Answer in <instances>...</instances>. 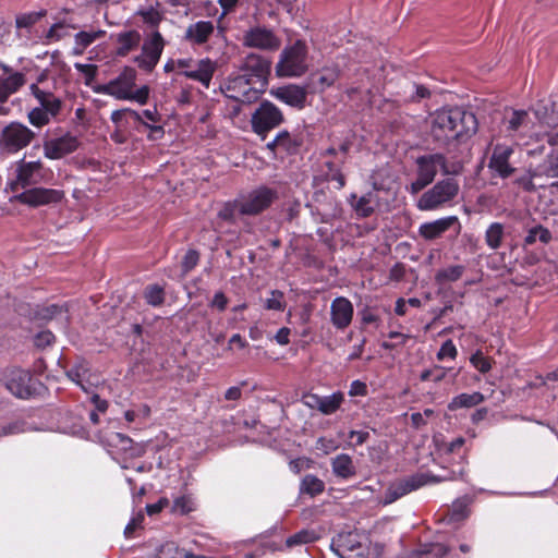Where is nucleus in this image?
I'll return each instance as SVG.
<instances>
[{
    "label": "nucleus",
    "instance_id": "5701e85b",
    "mask_svg": "<svg viewBox=\"0 0 558 558\" xmlns=\"http://www.w3.org/2000/svg\"><path fill=\"white\" fill-rule=\"evenodd\" d=\"M110 39L116 44V56L123 58L138 48L142 35L136 29H128L112 34Z\"/></svg>",
    "mask_w": 558,
    "mask_h": 558
},
{
    "label": "nucleus",
    "instance_id": "473e14b6",
    "mask_svg": "<svg viewBox=\"0 0 558 558\" xmlns=\"http://www.w3.org/2000/svg\"><path fill=\"white\" fill-rule=\"evenodd\" d=\"M464 271L465 267L463 265H451L446 268H441L435 274V282L440 286L449 282H456L463 276Z\"/></svg>",
    "mask_w": 558,
    "mask_h": 558
},
{
    "label": "nucleus",
    "instance_id": "338daca9",
    "mask_svg": "<svg viewBox=\"0 0 558 558\" xmlns=\"http://www.w3.org/2000/svg\"><path fill=\"white\" fill-rule=\"evenodd\" d=\"M169 505V500L167 498H160L155 504H148L146 506V511L149 515H154L162 511L163 508H166Z\"/></svg>",
    "mask_w": 558,
    "mask_h": 558
},
{
    "label": "nucleus",
    "instance_id": "f8f14e48",
    "mask_svg": "<svg viewBox=\"0 0 558 558\" xmlns=\"http://www.w3.org/2000/svg\"><path fill=\"white\" fill-rule=\"evenodd\" d=\"M331 550L339 558H365L366 549L356 531L341 532L331 541Z\"/></svg>",
    "mask_w": 558,
    "mask_h": 558
},
{
    "label": "nucleus",
    "instance_id": "423d86ee",
    "mask_svg": "<svg viewBox=\"0 0 558 558\" xmlns=\"http://www.w3.org/2000/svg\"><path fill=\"white\" fill-rule=\"evenodd\" d=\"M307 47L302 40H296L292 46L287 47L280 54L276 65L278 76H301L307 70L306 63Z\"/></svg>",
    "mask_w": 558,
    "mask_h": 558
},
{
    "label": "nucleus",
    "instance_id": "2eb2a0df",
    "mask_svg": "<svg viewBox=\"0 0 558 558\" xmlns=\"http://www.w3.org/2000/svg\"><path fill=\"white\" fill-rule=\"evenodd\" d=\"M63 197V191L45 187H29L15 196L21 204L31 207L57 204L61 202Z\"/></svg>",
    "mask_w": 558,
    "mask_h": 558
},
{
    "label": "nucleus",
    "instance_id": "8fccbe9b",
    "mask_svg": "<svg viewBox=\"0 0 558 558\" xmlns=\"http://www.w3.org/2000/svg\"><path fill=\"white\" fill-rule=\"evenodd\" d=\"M194 510V502L189 496H181L173 500L172 512L181 515L187 514Z\"/></svg>",
    "mask_w": 558,
    "mask_h": 558
},
{
    "label": "nucleus",
    "instance_id": "ddd939ff",
    "mask_svg": "<svg viewBox=\"0 0 558 558\" xmlns=\"http://www.w3.org/2000/svg\"><path fill=\"white\" fill-rule=\"evenodd\" d=\"M165 48V39L159 32H154L142 45L141 54L133 61L145 72L150 73L158 64Z\"/></svg>",
    "mask_w": 558,
    "mask_h": 558
},
{
    "label": "nucleus",
    "instance_id": "052dcab7",
    "mask_svg": "<svg viewBox=\"0 0 558 558\" xmlns=\"http://www.w3.org/2000/svg\"><path fill=\"white\" fill-rule=\"evenodd\" d=\"M422 553L426 555H432L435 558H441L447 555L448 547L439 543L430 544L428 546V549H424Z\"/></svg>",
    "mask_w": 558,
    "mask_h": 558
},
{
    "label": "nucleus",
    "instance_id": "680f3d73",
    "mask_svg": "<svg viewBox=\"0 0 558 558\" xmlns=\"http://www.w3.org/2000/svg\"><path fill=\"white\" fill-rule=\"evenodd\" d=\"M367 395V385L359 379L353 380L350 386L349 396L351 397H365Z\"/></svg>",
    "mask_w": 558,
    "mask_h": 558
},
{
    "label": "nucleus",
    "instance_id": "e2e57ef3",
    "mask_svg": "<svg viewBox=\"0 0 558 558\" xmlns=\"http://www.w3.org/2000/svg\"><path fill=\"white\" fill-rule=\"evenodd\" d=\"M235 214H238L236 199L233 204H227L223 209L219 211V217L226 221H234Z\"/></svg>",
    "mask_w": 558,
    "mask_h": 558
},
{
    "label": "nucleus",
    "instance_id": "7ed1b4c3",
    "mask_svg": "<svg viewBox=\"0 0 558 558\" xmlns=\"http://www.w3.org/2000/svg\"><path fill=\"white\" fill-rule=\"evenodd\" d=\"M415 166L416 178L408 187L411 194H417L432 184L437 175L438 169H440L444 175L453 173V171H450L448 168L446 156L440 153L416 157Z\"/></svg>",
    "mask_w": 558,
    "mask_h": 558
},
{
    "label": "nucleus",
    "instance_id": "3c124183",
    "mask_svg": "<svg viewBox=\"0 0 558 558\" xmlns=\"http://www.w3.org/2000/svg\"><path fill=\"white\" fill-rule=\"evenodd\" d=\"M283 293L279 290H272L270 292V296L265 300V308L272 311H283L284 310V301Z\"/></svg>",
    "mask_w": 558,
    "mask_h": 558
},
{
    "label": "nucleus",
    "instance_id": "2f4dec72",
    "mask_svg": "<svg viewBox=\"0 0 558 558\" xmlns=\"http://www.w3.org/2000/svg\"><path fill=\"white\" fill-rule=\"evenodd\" d=\"M536 174L547 178H558V149L551 150L536 167Z\"/></svg>",
    "mask_w": 558,
    "mask_h": 558
},
{
    "label": "nucleus",
    "instance_id": "58836bf2",
    "mask_svg": "<svg viewBox=\"0 0 558 558\" xmlns=\"http://www.w3.org/2000/svg\"><path fill=\"white\" fill-rule=\"evenodd\" d=\"M276 142L279 144L281 150L288 154H295L301 146L302 142L295 136H292L288 131H280L276 135Z\"/></svg>",
    "mask_w": 558,
    "mask_h": 558
},
{
    "label": "nucleus",
    "instance_id": "f704fd0d",
    "mask_svg": "<svg viewBox=\"0 0 558 558\" xmlns=\"http://www.w3.org/2000/svg\"><path fill=\"white\" fill-rule=\"evenodd\" d=\"M343 401L344 396L341 391L333 392L330 396L322 397L317 411L324 415L333 414L340 409Z\"/></svg>",
    "mask_w": 558,
    "mask_h": 558
},
{
    "label": "nucleus",
    "instance_id": "c9c22d12",
    "mask_svg": "<svg viewBox=\"0 0 558 558\" xmlns=\"http://www.w3.org/2000/svg\"><path fill=\"white\" fill-rule=\"evenodd\" d=\"M89 372L88 364L85 360L78 359L71 367H69L65 372L69 379L78 385L83 390L86 391V387L83 384V380L87 376Z\"/></svg>",
    "mask_w": 558,
    "mask_h": 558
},
{
    "label": "nucleus",
    "instance_id": "6e6552de",
    "mask_svg": "<svg viewBox=\"0 0 558 558\" xmlns=\"http://www.w3.org/2000/svg\"><path fill=\"white\" fill-rule=\"evenodd\" d=\"M284 121L282 111L272 102L264 100L251 117V126L255 134L265 140L268 132Z\"/></svg>",
    "mask_w": 558,
    "mask_h": 558
},
{
    "label": "nucleus",
    "instance_id": "bb28decb",
    "mask_svg": "<svg viewBox=\"0 0 558 558\" xmlns=\"http://www.w3.org/2000/svg\"><path fill=\"white\" fill-rule=\"evenodd\" d=\"M332 473L340 478L347 480L356 474V469L349 454L340 453L331 459Z\"/></svg>",
    "mask_w": 558,
    "mask_h": 558
},
{
    "label": "nucleus",
    "instance_id": "c756f323",
    "mask_svg": "<svg viewBox=\"0 0 558 558\" xmlns=\"http://www.w3.org/2000/svg\"><path fill=\"white\" fill-rule=\"evenodd\" d=\"M452 480H456V476L453 473L450 476H444V477H438V476L421 473V474H414L408 478L402 480L401 482L405 486L407 490L409 493H411L428 483H438L441 481H452Z\"/></svg>",
    "mask_w": 558,
    "mask_h": 558
},
{
    "label": "nucleus",
    "instance_id": "412c9836",
    "mask_svg": "<svg viewBox=\"0 0 558 558\" xmlns=\"http://www.w3.org/2000/svg\"><path fill=\"white\" fill-rule=\"evenodd\" d=\"M340 73L338 65H331L323 68L320 72L311 74L306 83L310 93H322L332 86L340 77Z\"/></svg>",
    "mask_w": 558,
    "mask_h": 558
},
{
    "label": "nucleus",
    "instance_id": "ea45409f",
    "mask_svg": "<svg viewBox=\"0 0 558 558\" xmlns=\"http://www.w3.org/2000/svg\"><path fill=\"white\" fill-rule=\"evenodd\" d=\"M106 35V32L102 29H98L95 32H78L75 34V45L80 49L76 51L77 53H82L88 46H90L95 40L102 38Z\"/></svg>",
    "mask_w": 558,
    "mask_h": 558
},
{
    "label": "nucleus",
    "instance_id": "09e8293b",
    "mask_svg": "<svg viewBox=\"0 0 558 558\" xmlns=\"http://www.w3.org/2000/svg\"><path fill=\"white\" fill-rule=\"evenodd\" d=\"M26 430V422L15 420L7 424L0 425V438L22 434Z\"/></svg>",
    "mask_w": 558,
    "mask_h": 558
},
{
    "label": "nucleus",
    "instance_id": "4468645a",
    "mask_svg": "<svg viewBox=\"0 0 558 558\" xmlns=\"http://www.w3.org/2000/svg\"><path fill=\"white\" fill-rule=\"evenodd\" d=\"M3 381L7 389L17 398L27 399L34 393L28 371L19 367L8 368L3 374Z\"/></svg>",
    "mask_w": 558,
    "mask_h": 558
},
{
    "label": "nucleus",
    "instance_id": "9b49d317",
    "mask_svg": "<svg viewBox=\"0 0 558 558\" xmlns=\"http://www.w3.org/2000/svg\"><path fill=\"white\" fill-rule=\"evenodd\" d=\"M137 73L131 66H124L120 74L106 84L94 87L98 94L109 95L119 100H125L131 89L135 87Z\"/></svg>",
    "mask_w": 558,
    "mask_h": 558
},
{
    "label": "nucleus",
    "instance_id": "7c9ffc66",
    "mask_svg": "<svg viewBox=\"0 0 558 558\" xmlns=\"http://www.w3.org/2000/svg\"><path fill=\"white\" fill-rule=\"evenodd\" d=\"M470 514L469 510V501L463 499H457L453 501L450 509H448L447 514L442 518L447 523L461 522L465 520Z\"/></svg>",
    "mask_w": 558,
    "mask_h": 558
},
{
    "label": "nucleus",
    "instance_id": "9d476101",
    "mask_svg": "<svg viewBox=\"0 0 558 558\" xmlns=\"http://www.w3.org/2000/svg\"><path fill=\"white\" fill-rule=\"evenodd\" d=\"M45 178L41 161H26L21 159L16 163L15 178L10 182L11 191L19 192L39 184Z\"/></svg>",
    "mask_w": 558,
    "mask_h": 558
},
{
    "label": "nucleus",
    "instance_id": "603ef678",
    "mask_svg": "<svg viewBox=\"0 0 558 558\" xmlns=\"http://www.w3.org/2000/svg\"><path fill=\"white\" fill-rule=\"evenodd\" d=\"M541 175L536 174V168L534 170L530 169L529 171H526V173L515 179V184H518L526 192H534L536 190V186L533 182V179Z\"/></svg>",
    "mask_w": 558,
    "mask_h": 558
},
{
    "label": "nucleus",
    "instance_id": "4d7b16f0",
    "mask_svg": "<svg viewBox=\"0 0 558 558\" xmlns=\"http://www.w3.org/2000/svg\"><path fill=\"white\" fill-rule=\"evenodd\" d=\"M149 97V87L147 85L142 86L141 88L134 90L131 89L129 93V97L125 100H134L140 105H145L148 101Z\"/></svg>",
    "mask_w": 558,
    "mask_h": 558
},
{
    "label": "nucleus",
    "instance_id": "a19ab883",
    "mask_svg": "<svg viewBox=\"0 0 558 558\" xmlns=\"http://www.w3.org/2000/svg\"><path fill=\"white\" fill-rule=\"evenodd\" d=\"M144 298L151 306H160L165 302V290L158 284H149L145 289Z\"/></svg>",
    "mask_w": 558,
    "mask_h": 558
},
{
    "label": "nucleus",
    "instance_id": "49530a36",
    "mask_svg": "<svg viewBox=\"0 0 558 558\" xmlns=\"http://www.w3.org/2000/svg\"><path fill=\"white\" fill-rule=\"evenodd\" d=\"M64 307L59 304H50L46 306L38 307L35 312V317L41 320H50L56 316L62 314L64 312Z\"/></svg>",
    "mask_w": 558,
    "mask_h": 558
},
{
    "label": "nucleus",
    "instance_id": "cd10ccee",
    "mask_svg": "<svg viewBox=\"0 0 558 558\" xmlns=\"http://www.w3.org/2000/svg\"><path fill=\"white\" fill-rule=\"evenodd\" d=\"M24 84L25 75L20 72L0 78V104H4L9 97L16 93Z\"/></svg>",
    "mask_w": 558,
    "mask_h": 558
},
{
    "label": "nucleus",
    "instance_id": "72a5a7b5",
    "mask_svg": "<svg viewBox=\"0 0 558 558\" xmlns=\"http://www.w3.org/2000/svg\"><path fill=\"white\" fill-rule=\"evenodd\" d=\"M377 194L374 192H368L356 201V203L353 205V208L357 216L366 218L375 211V205H377Z\"/></svg>",
    "mask_w": 558,
    "mask_h": 558
},
{
    "label": "nucleus",
    "instance_id": "bf43d9fd",
    "mask_svg": "<svg viewBox=\"0 0 558 558\" xmlns=\"http://www.w3.org/2000/svg\"><path fill=\"white\" fill-rule=\"evenodd\" d=\"M54 341V335L50 330H43L34 338L37 348H46Z\"/></svg>",
    "mask_w": 558,
    "mask_h": 558
},
{
    "label": "nucleus",
    "instance_id": "69168bd1",
    "mask_svg": "<svg viewBox=\"0 0 558 558\" xmlns=\"http://www.w3.org/2000/svg\"><path fill=\"white\" fill-rule=\"evenodd\" d=\"M320 398H322V396H318L317 393L307 392L302 396V402L305 407H307L312 410H317L318 405H319Z\"/></svg>",
    "mask_w": 558,
    "mask_h": 558
},
{
    "label": "nucleus",
    "instance_id": "13d9d810",
    "mask_svg": "<svg viewBox=\"0 0 558 558\" xmlns=\"http://www.w3.org/2000/svg\"><path fill=\"white\" fill-rule=\"evenodd\" d=\"M457 354V348L453 344L452 340L449 339L441 344L437 353V359L440 361L444 360L445 357L456 359Z\"/></svg>",
    "mask_w": 558,
    "mask_h": 558
},
{
    "label": "nucleus",
    "instance_id": "e433bc0d",
    "mask_svg": "<svg viewBox=\"0 0 558 558\" xmlns=\"http://www.w3.org/2000/svg\"><path fill=\"white\" fill-rule=\"evenodd\" d=\"M325 490V483L316 475L306 474L300 484V493L310 495L311 497L317 496Z\"/></svg>",
    "mask_w": 558,
    "mask_h": 558
},
{
    "label": "nucleus",
    "instance_id": "774afa93",
    "mask_svg": "<svg viewBox=\"0 0 558 558\" xmlns=\"http://www.w3.org/2000/svg\"><path fill=\"white\" fill-rule=\"evenodd\" d=\"M465 442L463 437H458L448 444H444V451L446 453H453L461 449Z\"/></svg>",
    "mask_w": 558,
    "mask_h": 558
},
{
    "label": "nucleus",
    "instance_id": "f3484780",
    "mask_svg": "<svg viewBox=\"0 0 558 558\" xmlns=\"http://www.w3.org/2000/svg\"><path fill=\"white\" fill-rule=\"evenodd\" d=\"M243 45L263 50H277L281 40L270 29L254 27L245 32Z\"/></svg>",
    "mask_w": 558,
    "mask_h": 558
},
{
    "label": "nucleus",
    "instance_id": "a878e982",
    "mask_svg": "<svg viewBox=\"0 0 558 558\" xmlns=\"http://www.w3.org/2000/svg\"><path fill=\"white\" fill-rule=\"evenodd\" d=\"M215 70V62L206 58L198 61L195 70H185L182 74L187 78L202 83L205 87H209Z\"/></svg>",
    "mask_w": 558,
    "mask_h": 558
},
{
    "label": "nucleus",
    "instance_id": "6e6d98bb",
    "mask_svg": "<svg viewBox=\"0 0 558 558\" xmlns=\"http://www.w3.org/2000/svg\"><path fill=\"white\" fill-rule=\"evenodd\" d=\"M199 260V253L196 250H189L181 263V268L184 275L189 274L196 267Z\"/></svg>",
    "mask_w": 558,
    "mask_h": 558
},
{
    "label": "nucleus",
    "instance_id": "864d4df0",
    "mask_svg": "<svg viewBox=\"0 0 558 558\" xmlns=\"http://www.w3.org/2000/svg\"><path fill=\"white\" fill-rule=\"evenodd\" d=\"M526 119L527 112L525 110H513L507 130L511 132L519 131L526 123Z\"/></svg>",
    "mask_w": 558,
    "mask_h": 558
},
{
    "label": "nucleus",
    "instance_id": "b1692460",
    "mask_svg": "<svg viewBox=\"0 0 558 558\" xmlns=\"http://www.w3.org/2000/svg\"><path fill=\"white\" fill-rule=\"evenodd\" d=\"M31 94L37 99L39 108L48 112L54 119L61 112L63 102L60 98L56 97L51 92L39 88L38 84L29 86Z\"/></svg>",
    "mask_w": 558,
    "mask_h": 558
},
{
    "label": "nucleus",
    "instance_id": "393cba45",
    "mask_svg": "<svg viewBox=\"0 0 558 558\" xmlns=\"http://www.w3.org/2000/svg\"><path fill=\"white\" fill-rule=\"evenodd\" d=\"M215 29L211 21H198L189 25L185 31V40L192 45H203L208 41Z\"/></svg>",
    "mask_w": 558,
    "mask_h": 558
},
{
    "label": "nucleus",
    "instance_id": "f03ea898",
    "mask_svg": "<svg viewBox=\"0 0 558 558\" xmlns=\"http://www.w3.org/2000/svg\"><path fill=\"white\" fill-rule=\"evenodd\" d=\"M478 131L476 116L463 107H447L432 117L430 136L439 146L464 144Z\"/></svg>",
    "mask_w": 558,
    "mask_h": 558
},
{
    "label": "nucleus",
    "instance_id": "20e7f679",
    "mask_svg": "<svg viewBox=\"0 0 558 558\" xmlns=\"http://www.w3.org/2000/svg\"><path fill=\"white\" fill-rule=\"evenodd\" d=\"M459 192L460 185L456 179H442L420 196L416 207L423 211L437 210L451 203Z\"/></svg>",
    "mask_w": 558,
    "mask_h": 558
},
{
    "label": "nucleus",
    "instance_id": "79ce46f5",
    "mask_svg": "<svg viewBox=\"0 0 558 558\" xmlns=\"http://www.w3.org/2000/svg\"><path fill=\"white\" fill-rule=\"evenodd\" d=\"M27 119L33 126L40 129L54 118L39 107H35L27 113Z\"/></svg>",
    "mask_w": 558,
    "mask_h": 558
},
{
    "label": "nucleus",
    "instance_id": "dca6fc26",
    "mask_svg": "<svg viewBox=\"0 0 558 558\" xmlns=\"http://www.w3.org/2000/svg\"><path fill=\"white\" fill-rule=\"evenodd\" d=\"M78 146V138L70 132L60 137L47 140L43 144L44 155L48 159H61L74 153Z\"/></svg>",
    "mask_w": 558,
    "mask_h": 558
},
{
    "label": "nucleus",
    "instance_id": "f257e3e1",
    "mask_svg": "<svg viewBox=\"0 0 558 558\" xmlns=\"http://www.w3.org/2000/svg\"><path fill=\"white\" fill-rule=\"evenodd\" d=\"M271 61L260 54H247L238 70L227 76L220 85L221 93L241 105L257 101L266 90Z\"/></svg>",
    "mask_w": 558,
    "mask_h": 558
},
{
    "label": "nucleus",
    "instance_id": "a211bd4d",
    "mask_svg": "<svg viewBox=\"0 0 558 558\" xmlns=\"http://www.w3.org/2000/svg\"><path fill=\"white\" fill-rule=\"evenodd\" d=\"M512 154L513 149L508 146L497 145L494 148L488 161V168L494 177L507 179L514 173L515 168H513L509 162Z\"/></svg>",
    "mask_w": 558,
    "mask_h": 558
},
{
    "label": "nucleus",
    "instance_id": "6ab92c4d",
    "mask_svg": "<svg viewBox=\"0 0 558 558\" xmlns=\"http://www.w3.org/2000/svg\"><path fill=\"white\" fill-rule=\"evenodd\" d=\"M454 226L457 227V232H460L461 225L458 217L448 216L421 225L418 228V234L427 241H433L440 238Z\"/></svg>",
    "mask_w": 558,
    "mask_h": 558
},
{
    "label": "nucleus",
    "instance_id": "aec40b11",
    "mask_svg": "<svg viewBox=\"0 0 558 558\" xmlns=\"http://www.w3.org/2000/svg\"><path fill=\"white\" fill-rule=\"evenodd\" d=\"M308 93L310 89L307 88V84L305 86L290 84L271 90V95L277 99L299 109H302L305 106Z\"/></svg>",
    "mask_w": 558,
    "mask_h": 558
},
{
    "label": "nucleus",
    "instance_id": "4be33fe9",
    "mask_svg": "<svg viewBox=\"0 0 558 558\" xmlns=\"http://www.w3.org/2000/svg\"><path fill=\"white\" fill-rule=\"evenodd\" d=\"M330 316L332 325L338 329L347 328L353 317V305L343 296L336 298L331 302Z\"/></svg>",
    "mask_w": 558,
    "mask_h": 558
},
{
    "label": "nucleus",
    "instance_id": "c85d7f7f",
    "mask_svg": "<svg viewBox=\"0 0 558 558\" xmlns=\"http://www.w3.org/2000/svg\"><path fill=\"white\" fill-rule=\"evenodd\" d=\"M485 400L483 393L475 391L472 393H460L451 399L448 403L449 411H457L459 409H469L478 405Z\"/></svg>",
    "mask_w": 558,
    "mask_h": 558
},
{
    "label": "nucleus",
    "instance_id": "de8ad7c7",
    "mask_svg": "<svg viewBox=\"0 0 558 558\" xmlns=\"http://www.w3.org/2000/svg\"><path fill=\"white\" fill-rule=\"evenodd\" d=\"M470 363L482 374H486L492 369L493 360L477 350L470 357Z\"/></svg>",
    "mask_w": 558,
    "mask_h": 558
},
{
    "label": "nucleus",
    "instance_id": "1a4fd4ad",
    "mask_svg": "<svg viewBox=\"0 0 558 558\" xmlns=\"http://www.w3.org/2000/svg\"><path fill=\"white\" fill-rule=\"evenodd\" d=\"M100 441L112 456H121L124 459L140 458L145 453L143 444L134 442L129 436L110 432L100 438Z\"/></svg>",
    "mask_w": 558,
    "mask_h": 558
},
{
    "label": "nucleus",
    "instance_id": "37998d69",
    "mask_svg": "<svg viewBox=\"0 0 558 558\" xmlns=\"http://www.w3.org/2000/svg\"><path fill=\"white\" fill-rule=\"evenodd\" d=\"M45 15V10L20 14L15 17V26L17 28H31Z\"/></svg>",
    "mask_w": 558,
    "mask_h": 558
},
{
    "label": "nucleus",
    "instance_id": "5fc2aeb1",
    "mask_svg": "<svg viewBox=\"0 0 558 558\" xmlns=\"http://www.w3.org/2000/svg\"><path fill=\"white\" fill-rule=\"evenodd\" d=\"M407 494H409V492L407 490L403 483L400 481L399 483L391 485L387 489L385 495V504H391Z\"/></svg>",
    "mask_w": 558,
    "mask_h": 558
},
{
    "label": "nucleus",
    "instance_id": "a18cd8bd",
    "mask_svg": "<svg viewBox=\"0 0 558 558\" xmlns=\"http://www.w3.org/2000/svg\"><path fill=\"white\" fill-rule=\"evenodd\" d=\"M135 15L141 16L143 22L150 27L158 26L162 20V14L154 7H149L148 9H140L135 12Z\"/></svg>",
    "mask_w": 558,
    "mask_h": 558
},
{
    "label": "nucleus",
    "instance_id": "0e129e2a",
    "mask_svg": "<svg viewBox=\"0 0 558 558\" xmlns=\"http://www.w3.org/2000/svg\"><path fill=\"white\" fill-rule=\"evenodd\" d=\"M209 305L211 307H216L220 312H223L227 308L228 299L223 292H216Z\"/></svg>",
    "mask_w": 558,
    "mask_h": 558
},
{
    "label": "nucleus",
    "instance_id": "0eeeda50",
    "mask_svg": "<svg viewBox=\"0 0 558 558\" xmlns=\"http://www.w3.org/2000/svg\"><path fill=\"white\" fill-rule=\"evenodd\" d=\"M36 134L27 125L13 121L0 132V149L8 154H15L27 147Z\"/></svg>",
    "mask_w": 558,
    "mask_h": 558
},
{
    "label": "nucleus",
    "instance_id": "c03bdc74",
    "mask_svg": "<svg viewBox=\"0 0 558 558\" xmlns=\"http://www.w3.org/2000/svg\"><path fill=\"white\" fill-rule=\"evenodd\" d=\"M317 536L314 531L302 530L291 536H289L286 541L287 547H294L298 545L308 544L316 541Z\"/></svg>",
    "mask_w": 558,
    "mask_h": 558
},
{
    "label": "nucleus",
    "instance_id": "4c0bfd02",
    "mask_svg": "<svg viewBox=\"0 0 558 558\" xmlns=\"http://www.w3.org/2000/svg\"><path fill=\"white\" fill-rule=\"evenodd\" d=\"M505 228L500 222H493L485 232V242L492 250H498L504 240Z\"/></svg>",
    "mask_w": 558,
    "mask_h": 558
},
{
    "label": "nucleus",
    "instance_id": "39448f33",
    "mask_svg": "<svg viewBox=\"0 0 558 558\" xmlns=\"http://www.w3.org/2000/svg\"><path fill=\"white\" fill-rule=\"evenodd\" d=\"M278 197L277 190L260 185L236 199L238 214L257 216L268 209Z\"/></svg>",
    "mask_w": 558,
    "mask_h": 558
}]
</instances>
